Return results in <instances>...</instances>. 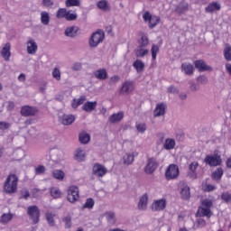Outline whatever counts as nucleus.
I'll return each instance as SVG.
<instances>
[{"label":"nucleus","mask_w":231,"mask_h":231,"mask_svg":"<svg viewBox=\"0 0 231 231\" xmlns=\"http://www.w3.org/2000/svg\"><path fill=\"white\" fill-rule=\"evenodd\" d=\"M50 14L46 11H42L41 13V23L42 24H44L45 26H48L50 24Z\"/></svg>","instance_id":"35"},{"label":"nucleus","mask_w":231,"mask_h":231,"mask_svg":"<svg viewBox=\"0 0 231 231\" xmlns=\"http://www.w3.org/2000/svg\"><path fill=\"white\" fill-rule=\"evenodd\" d=\"M104 37H105V34H104V32L102 31H97L92 33L88 42L90 48H97V46H98L100 42L104 41Z\"/></svg>","instance_id":"5"},{"label":"nucleus","mask_w":231,"mask_h":231,"mask_svg":"<svg viewBox=\"0 0 231 231\" xmlns=\"http://www.w3.org/2000/svg\"><path fill=\"white\" fill-rule=\"evenodd\" d=\"M134 91V83L133 81H125L119 90L121 95H129Z\"/></svg>","instance_id":"14"},{"label":"nucleus","mask_w":231,"mask_h":231,"mask_svg":"<svg viewBox=\"0 0 231 231\" xmlns=\"http://www.w3.org/2000/svg\"><path fill=\"white\" fill-rule=\"evenodd\" d=\"M215 189H216V187H214V185H212V184L206 185V187H205V190L207 192H212V190H214Z\"/></svg>","instance_id":"62"},{"label":"nucleus","mask_w":231,"mask_h":231,"mask_svg":"<svg viewBox=\"0 0 231 231\" xmlns=\"http://www.w3.org/2000/svg\"><path fill=\"white\" fill-rule=\"evenodd\" d=\"M159 51H160V47H158V45L152 46L151 52H152V60H156V56L158 55Z\"/></svg>","instance_id":"48"},{"label":"nucleus","mask_w":231,"mask_h":231,"mask_svg":"<svg viewBox=\"0 0 231 231\" xmlns=\"http://www.w3.org/2000/svg\"><path fill=\"white\" fill-rule=\"evenodd\" d=\"M46 168L43 165H39L35 168V174H44Z\"/></svg>","instance_id":"55"},{"label":"nucleus","mask_w":231,"mask_h":231,"mask_svg":"<svg viewBox=\"0 0 231 231\" xmlns=\"http://www.w3.org/2000/svg\"><path fill=\"white\" fill-rule=\"evenodd\" d=\"M187 10H189V4L187 3H181L178 5V7L176 8V12L178 14H185V12H187Z\"/></svg>","instance_id":"43"},{"label":"nucleus","mask_w":231,"mask_h":231,"mask_svg":"<svg viewBox=\"0 0 231 231\" xmlns=\"http://www.w3.org/2000/svg\"><path fill=\"white\" fill-rule=\"evenodd\" d=\"M67 14L68 11L66 10V8H60L56 14V17L58 19H65Z\"/></svg>","instance_id":"45"},{"label":"nucleus","mask_w":231,"mask_h":231,"mask_svg":"<svg viewBox=\"0 0 231 231\" xmlns=\"http://www.w3.org/2000/svg\"><path fill=\"white\" fill-rule=\"evenodd\" d=\"M180 194L181 197V199H190V188L185 184L182 183L180 185Z\"/></svg>","instance_id":"18"},{"label":"nucleus","mask_w":231,"mask_h":231,"mask_svg":"<svg viewBox=\"0 0 231 231\" xmlns=\"http://www.w3.org/2000/svg\"><path fill=\"white\" fill-rule=\"evenodd\" d=\"M226 69L229 73V75H231V64L230 63L226 64Z\"/></svg>","instance_id":"64"},{"label":"nucleus","mask_w":231,"mask_h":231,"mask_svg":"<svg viewBox=\"0 0 231 231\" xmlns=\"http://www.w3.org/2000/svg\"><path fill=\"white\" fill-rule=\"evenodd\" d=\"M77 32H79V27L70 26L65 30L66 37H75L77 35Z\"/></svg>","instance_id":"34"},{"label":"nucleus","mask_w":231,"mask_h":231,"mask_svg":"<svg viewBox=\"0 0 231 231\" xmlns=\"http://www.w3.org/2000/svg\"><path fill=\"white\" fill-rule=\"evenodd\" d=\"M12 219H14L12 213H4L0 217V223H2V225H8Z\"/></svg>","instance_id":"31"},{"label":"nucleus","mask_w":231,"mask_h":231,"mask_svg":"<svg viewBox=\"0 0 231 231\" xmlns=\"http://www.w3.org/2000/svg\"><path fill=\"white\" fill-rule=\"evenodd\" d=\"M180 176V168L176 164H170L165 171V178L168 180H176Z\"/></svg>","instance_id":"6"},{"label":"nucleus","mask_w":231,"mask_h":231,"mask_svg":"<svg viewBox=\"0 0 231 231\" xmlns=\"http://www.w3.org/2000/svg\"><path fill=\"white\" fill-rule=\"evenodd\" d=\"M148 205H149V195H147V193H144L139 199V202L137 204V208H138V210L145 211V210H147Z\"/></svg>","instance_id":"15"},{"label":"nucleus","mask_w":231,"mask_h":231,"mask_svg":"<svg viewBox=\"0 0 231 231\" xmlns=\"http://www.w3.org/2000/svg\"><path fill=\"white\" fill-rule=\"evenodd\" d=\"M216 10H221V5H219V3L217 2H213L206 7V12L212 13L216 12Z\"/></svg>","instance_id":"36"},{"label":"nucleus","mask_w":231,"mask_h":231,"mask_svg":"<svg viewBox=\"0 0 231 231\" xmlns=\"http://www.w3.org/2000/svg\"><path fill=\"white\" fill-rule=\"evenodd\" d=\"M59 120L63 125H71L75 122V116L71 114L60 116Z\"/></svg>","instance_id":"20"},{"label":"nucleus","mask_w":231,"mask_h":231,"mask_svg":"<svg viewBox=\"0 0 231 231\" xmlns=\"http://www.w3.org/2000/svg\"><path fill=\"white\" fill-rule=\"evenodd\" d=\"M23 116H33L37 114V108L30 106H23L21 109Z\"/></svg>","instance_id":"21"},{"label":"nucleus","mask_w":231,"mask_h":231,"mask_svg":"<svg viewBox=\"0 0 231 231\" xmlns=\"http://www.w3.org/2000/svg\"><path fill=\"white\" fill-rule=\"evenodd\" d=\"M95 207V200L93 199H87L85 204L83 205V208L91 209Z\"/></svg>","instance_id":"47"},{"label":"nucleus","mask_w":231,"mask_h":231,"mask_svg":"<svg viewBox=\"0 0 231 231\" xmlns=\"http://www.w3.org/2000/svg\"><path fill=\"white\" fill-rule=\"evenodd\" d=\"M106 217L109 223H115L116 221V218L115 217V213L113 212H107L106 213Z\"/></svg>","instance_id":"52"},{"label":"nucleus","mask_w":231,"mask_h":231,"mask_svg":"<svg viewBox=\"0 0 231 231\" xmlns=\"http://www.w3.org/2000/svg\"><path fill=\"white\" fill-rule=\"evenodd\" d=\"M91 140L89 134L86 132H81L79 134V142L80 143H88Z\"/></svg>","instance_id":"39"},{"label":"nucleus","mask_w":231,"mask_h":231,"mask_svg":"<svg viewBox=\"0 0 231 231\" xmlns=\"http://www.w3.org/2000/svg\"><path fill=\"white\" fill-rule=\"evenodd\" d=\"M133 66L134 69H136L137 73H142L143 69H145V63L142 61V60H136L134 63Z\"/></svg>","instance_id":"32"},{"label":"nucleus","mask_w":231,"mask_h":231,"mask_svg":"<svg viewBox=\"0 0 231 231\" xmlns=\"http://www.w3.org/2000/svg\"><path fill=\"white\" fill-rule=\"evenodd\" d=\"M26 51L28 55H35L37 53V50H39V46L37 45V42L35 39L29 37L26 41Z\"/></svg>","instance_id":"8"},{"label":"nucleus","mask_w":231,"mask_h":231,"mask_svg":"<svg viewBox=\"0 0 231 231\" xmlns=\"http://www.w3.org/2000/svg\"><path fill=\"white\" fill-rule=\"evenodd\" d=\"M221 199L223 201H225V203H230L231 202V193H229V192L222 193Z\"/></svg>","instance_id":"50"},{"label":"nucleus","mask_w":231,"mask_h":231,"mask_svg":"<svg viewBox=\"0 0 231 231\" xmlns=\"http://www.w3.org/2000/svg\"><path fill=\"white\" fill-rule=\"evenodd\" d=\"M213 180H216L217 181L221 180L223 178V169L217 168L215 171L212 173Z\"/></svg>","instance_id":"42"},{"label":"nucleus","mask_w":231,"mask_h":231,"mask_svg":"<svg viewBox=\"0 0 231 231\" xmlns=\"http://www.w3.org/2000/svg\"><path fill=\"white\" fill-rule=\"evenodd\" d=\"M140 39L138 40V46L147 48L149 44V38L145 35V33L142 32Z\"/></svg>","instance_id":"33"},{"label":"nucleus","mask_w":231,"mask_h":231,"mask_svg":"<svg viewBox=\"0 0 231 231\" xmlns=\"http://www.w3.org/2000/svg\"><path fill=\"white\" fill-rule=\"evenodd\" d=\"M135 129H137L138 133H141V134H143L145 131H147V125L143 122H137L135 124Z\"/></svg>","instance_id":"40"},{"label":"nucleus","mask_w":231,"mask_h":231,"mask_svg":"<svg viewBox=\"0 0 231 231\" xmlns=\"http://www.w3.org/2000/svg\"><path fill=\"white\" fill-rule=\"evenodd\" d=\"M168 93L176 94V93H178V88H176V87H174V86H170L168 88Z\"/></svg>","instance_id":"60"},{"label":"nucleus","mask_w":231,"mask_h":231,"mask_svg":"<svg viewBox=\"0 0 231 231\" xmlns=\"http://www.w3.org/2000/svg\"><path fill=\"white\" fill-rule=\"evenodd\" d=\"M143 19L145 23H148L149 28H154L160 23V17L152 16L149 12L143 14Z\"/></svg>","instance_id":"9"},{"label":"nucleus","mask_w":231,"mask_h":231,"mask_svg":"<svg viewBox=\"0 0 231 231\" xmlns=\"http://www.w3.org/2000/svg\"><path fill=\"white\" fill-rule=\"evenodd\" d=\"M42 3L44 6H53V1L51 0H43Z\"/></svg>","instance_id":"63"},{"label":"nucleus","mask_w":231,"mask_h":231,"mask_svg":"<svg viewBox=\"0 0 231 231\" xmlns=\"http://www.w3.org/2000/svg\"><path fill=\"white\" fill-rule=\"evenodd\" d=\"M197 80L199 82V84H207V82H208L207 76H199Z\"/></svg>","instance_id":"56"},{"label":"nucleus","mask_w":231,"mask_h":231,"mask_svg":"<svg viewBox=\"0 0 231 231\" xmlns=\"http://www.w3.org/2000/svg\"><path fill=\"white\" fill-rule=\"evenodd\" d=\"M165 207H167V200L165 199H161L153 200L151 208L152 212H162V210H165Z\"/></svg>","instance_id":"11"},{"label":"nucleus","mask_w":231,"mask_h":231,"mask_svg":"<svg viewBox=\"0 0 231 231\" xmlns=\"http://www.w3.org/2000/svg\"><path fill=\"white\" fill-rule=\"evenodd\" d=\"M124 119V112L120 111L111 115L108 118L110 124H118Z\"/></svg>","instance_id":"24"},{"label":"nucleus","mask_w":231,"mask_h":231,"mask_svg":"<svg viewBox=\"0 0 231 231\" xmlns=\"http://www.w3.org/2000/svg\"><path fill=\"white\" fill-rule=\"evenodd\" d=\"M94 77L98 80H106L107 79V70L106 69H99L94 71Z\"/></svg>","instance_id":"30"},{"label":"nucleus","mask_w":231,"mask_h":231,"mask_svg":"<svg viewBox=\"0 0 231 231\" xmlns=\"http://www.w3.org/2000/svg\"><path fill=\"white\" fill-rule=\"evenodd\" d=\"M74 156L78 162H84V160H86V149L78 148L75 151Z\"/></svg>","instance_id":"28"},{"label":"nucleus","mask_w":231,"mask_h":231,"mask_svg":"<svg viewBox=\"0 0 231 231\" xmlns=\"http://www.w3.org/2000/svg\"><path fill=\"white\" fill-rule=\"evenodd\" d=\"M19 183V178L15 174H10L5 183L4 190L6 194H15L17 192V185Z\"/></svg>","instance_id":"2"},{"label":"nucleus","mask_w":231,"mask_h":231,"mask_svg":"<svg viewBox=\"0 0 231 231\" xmlns=\"http://www.w3.org/2000/svg\"><path fill=\"white\" fill-rule=\"evenodd\" d=\"M27 214L29 218L32 220V225H37L41 217V210L37 206H30L27 208Z\"/></svg>","instance_id":"3"},{"label":"nucleus","mask_w":231,"mask_h":231,"mask_svg":"<svg viewBox=\"0 0 231 231\" xmlns=\"http://www.w3.org/2000/svg\"><path fill=\"white\" fill-rule=\"evenodd\" d=\"M98 103L97 101H87L82 106V110L85 113H93L97 109Z\"/></svg>","instance_id":"19"},{"label":"nucleus","mask_w":231,"mask_h":231,"mask_svg":"<svg viewBox=\"0 0 231 231\" xmlns=\"http://www.w3.org/2000/svg\"><path fill=\"white\" fill-rule=\"evenodd\" d=\"M212 207H214V200L212 199H204L201 201V205L198 209L197 217H199L197 220L199 226H205L207 222L201 217H212Z\"/></svg>","instance_id":"1"},{"label":"nucleus","mask_w":231,"mask_h":231,"mask_svg":"<svg viewBox=\"0 0 231 231\" xmlns=\"http://www.w3.org/2000/svg\"><path fill=\"white\" fill-rule=\"evenodd\" d=\"M165 109L167 106L163 103H159L156 105V107L153 111V116H163L165 115Z\"/></svg>","instance_id":"26"},{"label":"nucleus","mask_w":231,"mask_h":231,"mask_svg":"<svg viewBox=\"0 0 231 231\" xmlns=\"http://www.w3.org/2000/svg\"><path fill=\"white\" fill-rule=\"evenodd\" d=\"M0 54L2 59H4L5 62H8V60H10V57H12V44L10 42L2 44Z\"/></svg>","instance_id":"10"},{"label":"nucleus","mask_w":231,"mask_h":231,"mask_svg":"<svg viewBox=\"0 0 231 231\" xmlns=\"http://www.w3.org/2000/svg\"><path fill=\"white\" fill-rule=\"evenodd\" d=\"M46 219L51 226H53V225H55V222L53 220V213H47Z\"/></svg>","instance_id":"54"},{"label":"nucleus","mask_w":231,"mask_h":231,"mask_svg":"<svg viewBox=\"0 0 231 231\" xmlns=\"http://www.w3.org/2000/svg\"><path fill=\"white\" fill-rule=\"evenodd\" d=\"M22 198H23L24 199H28L30 198V191H28L27 189H23Z\"/></svg>","instance_id":"59"},{"label":"nucleus","mask_w":231,"mask_h":231,"mask_svg":"<svg viewBox=\"0 0 231 231\" xmlns=\"http://www.w3.org/2000/svg\"><path fill=\"white\" fill-rule=\"evenodd\" d=\"M65 19L66 21H75V19H77V13H71V11H67Z\"/></svg>","instance_id":"49"},{"label":"nucleus","mask_w":231,"mask_h":231,"mask_svg":"<svg viewBox=\"0 0 231 231\" xmlns=\"http://www.w3.org/2000/svg\"><path fill=\"white\" fill-rule=\"evenodd\" d=\"M224 56H225L226 60H231V46H230V44H226V47L224 50Z\"/></svg>","instance_id":"44"},{"label":"nucleus","mask_w":231,"mask_h":231,"mask_svg":"<svg viewBox=\"0 0 231 231\" xmlns=\"http://www.w3.org/2000/svg\"><path fill=\"white\" fill-rule=\"evenodd\" d=\"M97 6L101 12H109L111 10V5L107 0H100L97 3Z\"/></svg>","instance_id":"29"},{"label":"nucleus","mask_w":231,"mask_h":231,"mask_svg":"<svg viewBox=\"0 0 231 231\" xmlns=\"http://www.w3.org/2000/svg\"><path fill=\"white\" fill-rule=\"evenodd\" d=\"M65 5L68 8L71 6H80V0H66Z\"/></svg>","instance_id":"46"},{"label":"nucleus","mask_w":231,"mask_h":231,"mask_svg":"<svg viewBox=\"0 0 231 231\" xmlns=\"http://www.w3.org/2000/svg\"><path fill=\"white\" fill-rule=\"evenodd\" d=\"M200 169L201 167L198 162L189 163L188 171L189 178H191L192 180H197V178H199V176H201Z\"/></svg>","instance_id":"4"},{"label":"nucleus","mask_w":231,"mask_h":231,"mask_svg":"<svg viewBox=\"0 0 231 231\" xmlns=\"http://www.w3.org/2000/svg\"><path fill=\"white\" fill-rule=\"evenodd\" d=\"M79 198H80V194L79 191V187L70 186L68 189V199L69 203H75L76 201H79Z\"/></svg>","instance_id":"7"},{"label":"nucleus","mask_w":231,"mask_h":231,"mask_svg":"<svg viewBox=\"0 0 231 231\" xmlns=\"http://www.w3.org/2000/svg\"><path fill=\"white\" fill-rule=\"evenodd\" d=\"M93 174L98 178H102L107 174V168L102 164H96L93 166Z\"/></svg>","instance_id":"16"},{"label":"nucleus","mask_w":231,"mask_h":231,"mask_svg":"<svg viewBox=\"0 0 231 231\" xmlns=\"http://www.w3.org/2000/svg\"><path fill=\"white\" fill-rule=\"evenodd\" d=\"M205 163L210 165V167H217L221 165V156L219 155H208L205 160Z\"/></svg>","instance_id":"12"},{"label":"nucleus","mask_w":231,"mask_h":231,"mask_svg":"<svg viewBox=\"0 0 231 231\" xmlns=\"http://www.w3.org/2000/svg\"><path fill=\"white\" fill-rule=\"evenodd\" d=\"M134 54L140 59L147 57V55H149V49H147V47H142L138 45L137 48L134 50Z\"/></svg>","instance_id":"25"},{"label":"nucleus","mask_w":231,"mask_h":231,"mask_svg":"<svg viewBox=\"0 0 231 231\" xmlns=\"http://www.w3.org/2000/svg\"><path fill=\"white\" fill-rule=\"evenodd\" d=\"M194 66L198 71H212V67L208 66L204 60H197L194 61Z\"/></svg>","instance_id":"17"},{"label":"nucleus","mask_w":231,"mask_h":231,"mask_svg":"<svg viewBox=\"0 0 231 231\" xmlns=\"http://www.w3.org/2000/svg\"><path fill=\"white\" fill-rule=\"evenodd\" d=\"M66 228H71V217H67L63 219Z\"/></svg>","instance_id":"58"},{"label":"nucleus","mask_w":231,"mask_h":231,"mask_svg":"<svg viewBox=\"0 0 231 231\" xmlns=\"http://www.w3.org/2000/svg\"><path fill=\"white\" fill-rule=\"evenodd\" d=\"M51 196L54 198L55 199L60 198L62 196V192L60 189L57 187L51 188Z\"/></svg>","instance_id":"41"},{"label":"nucleus","mask_w":231,"mask_h":231,"mask_svg":"<svg viewBox=\"0 0 231 231\" xmlns=\"http://www.w3.org/2000/svg\"><path fill=\"white\" fill-rule=\"evenodd\" d=\"M181 71L184 75H194V65L189 62H184L181 64Z\"/></svg>","instance_id":"23"},{"label":"nucleus","mask_w":231,"mask_h":231,"mask_svg":"<svg viewBox=\"0 0 231 231\" xmlns=\"http://www.w3.org/2000/svg\"><path fill=\"white\" fill-rule=\"evenodd\" d=\"M12 127V125L8 122L0 121V131H6V129H10Z\"/></svg>","instance_id":"51"},{"label":"nucleus","mask_w":231,"mask_h":231,"mask_svg":"<svg viewBox=\"0 0 231 231\" xmlns=\"http://www.w3.org/2000/svg\"><path fill=\"white\" fill-rule=\"evenodd\" d=\"M52 77L53 79H55L56 80H60V69H59L58 68H55L52 70Z\"/></svg>","instance_id":"53"},{"label":"nucleus","mask_w":231,"mask_h":231,"mask_svg":"<svg viewBox=\"0 0 231 231\" xmlns=\"http://www.w3.org/2000/svg\"><path fill=\"white\" fill-rule=\"evenodd\" d=\"M72 69L74 71H80V69H82V63L80 62H76L72 65Z\"/></svg>","instance_id":"57"},{"label":"nucleus","mask_w":231,"mask_h":231,"mask_svg":"<svg viewBox=\"0 0 231 231\" xmlns=\"http://www.w3.org/2000/svg\"><path fill=\"white\" fill-rule=\"evenodd\" d=\"M189 88L191 91H198V85H196V83L193 81L189 82Z\"/></svg>","instance_id":"61"},{"label":"nucleus","mask_w":231,"mask_h":231,"mask_svg":"<svg viewBox=\"0 0 231 231\" xmlns=\"http://www.w3.org/2000/svg\"><path fill=\"white\" fill-rule=\"evenodd\" d=\"M84 102H86V97H80L78 99L72 100L71 106L73 107V109H77V107H79V106H82Z\"/></svg>","instance_id":"38"},{"label":"nucleus","mask_w":231,"mask_h":231,"mask_svg":"<svg viewBox=\"0 0 231 231\" xmlns=\"http://www.w3.org/2000/svg\"><path fill=\"white\" fill-rule=\"evenodd\" d=\"M134 156H138V152H126L123 156V162H124L125 165H131V163H133V162H134Z\"/></svg>","instance_id":"22"},{"label":"nucleus","mask_w":231,"mask_h":231,"mask_svg":"<svg viewBox=\"0 0 231 231\" xmlns=\"http://www.w3.org/2000/svg\"><path fill=\"white\" fill-rule=\"evenodd\" d=\"M52 176L55 180H59V181H62V180H64V177L66 176V173H64L62 170H54L52 171Z\"/></svg>","instance_id":"37"},{"label":"nucleus","mask_w":231,"mask_h":231,"mask_svg":"<svg viewBox=\"0 0 231 231\" xmlns=\"http://www.w3.org/2000/svg\"><path fill=\"white\" fill-rule=\"evenodd\" d=\"M157 167H158V161H156V158L154 157L150 158L144 168V172L146 174H152V172L156 171Z\"/></svg>","instance_id":"13"},{"label":"nucleus","mask_w":231,"mask_h":231,"mask_svg":"<svg viewBox=\"0 0 231 231\" xmlns=\"http://www.w3.org/2000/svg\"><path fill=\"white\" fill-rule=\"evenodd\" d=\"M176 147V139L174 138H166L163 143V148L166 151H172Z\"/></svg>","instance_id":"27"}]
</instances>
